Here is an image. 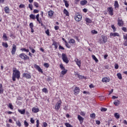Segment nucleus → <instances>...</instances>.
<instances>
[{
    "label": "nucleus",
    "mask_w": 127,
    "mask_h": 127,
    "mask_svg": "<svg viewBox=\"0 0 127 127\" xmlns=\"http://www.w3.org/2000/svg\"><path fill=\"white\" fill-rule=\"evenodd\" d=\"M19 79L20 78V72L16 69V68H13V74L12 79L13 81H16L15 78Z\"/></svg>",
    "instance_id": "nucleus-1"
},
{
    "label": "nucleus",
    "mask_w": 127,
    "mask_h": 127,
    "mask_svg": "<svg viewBox=\"0 0 127 127\" xmlns=\"http://www.w3.org/2000/svg\"><path fill=\"white\" fill-rule=\"evenodd\" d=\"M62 57L64 62L66 64L69 63V60H68V58L67 57V56H66V54L63 53L62 55Z\"/></svg>",
    "instance_id": "nucleus-2"
},
{
    "label": "nucleus",
    "mask_w": 127,
    "mask_h": 127,
    "mask_svg": "<svg viewBox=\"0 0 127 127\" xmlns=\"http://www.w3.org/2000/svg\"><path fill=\"white\" fill-rule=\"evenodd\" d=\"M19 57L21 59H23V60H29V57L23 53L20 54Z\"/></svg>",
    "instance_id": "nucleus-3"
},
{
    "label": "nucleus",
    "mask_w": 127,
    "mask_h": 127,
    "mask_svg": "<svg viewBox=\"0 0 127 127\" xmlns=\"http://www.w3.org/2000/svg\"><path fill=\"white\" fill-rule=\"evenodd\" d=\"M62 104V102H61V100L59 101L58 103H56L55 107V109L56 110V111H59V109H60V107Z\"/></svg>",
    "instance_id": "nucleus-4"
},
{
    "label": "nucleus",
    "mask_w": 127,
    "mask_h": 127,
    "mask_svg": "<svg viewBox=\"0 0 127 127\" xmlns=\"http://www.w3.org/2000/svg\"><path fill=\"white\" fill-rule=\"evenodd\" d=\"M107 11L109 12V14L110 15H114V8H113V7H108L107 8Z\"/></svg>",
    "instance_id": "nucleus-5"
},
{
    "label": "nucleus",
    "mask_w": 127,
    "mask_h": 127,
    "mask_svg": "<svg viewBox=\"0 0 127 127\" xmlns=\"http://www.w3.org/2000/svg\"><path fill=\"white\" fill-rule=\"evenodd\" d=\"M74 19L76 21H81V20L82 19V15L80 14L76 15L75 16Z\"/></svg>",
    "instance_id": "nucleus-6"
},
{
    "label": "nucleus",
    "mask_w": 127,
    "mask_h": 127,
    "mask_svg": "<svg viewBox=\"0 0 127 127\" xmlns=\"http://www.w3.org/2000/svg\"><path fill=\"white\" fill-rule=\"evenodd\" d=\"M15 52H16V46L13 44L12 45V48L11 50L12 55H14V54H15Z\"/></svg>",
    "instance_id": "nucleus-7"
},
{
    "label": "nucleus",
    "mask_w": 127,
    "mask_h": 127,
    "mask_svg": "<svg viewBox=\"0 0 127 127\" xmlns=\"http://www.w3.org/2000/svg\"><path fill=\"white\" fill-rule=\"evenodd\" d=\"M74 61L76 63V64L78 66L79 68H81V60L78 59H75L74 60Z\"/></svg>",
    "instance_id": "nucleus-8"
},
{
    "label": "nucleus",
    "mask_w": 127,
    "mask_h": 127,
    "mask_svg": "<svg viewBox=\"0 0 127 127\" xmlns=\"http://www.w3.org/2000/svg\"><path fill=\"white\" fill-rule=\"evenodd\" d=\"M34 68L37 69V70H38L39 72H40L41 73H43V71H42V69H41V68H40V66H39L38 65L34 64Z\"/></svg>",
    "instance_id": "nucleus-9"
},
{
    "label": "nucleus",
    "mask_w": 127,
    "mask_h": 127,
    "mask_svg": "<svg viewBox=\"0 0 127 127\" xmlns=\"http://www.w3.org/2000/svg\"><path fill=\"white\" fill-rule=\"evenodd\" d=\"M118 25H119V26H123V25H124V21L122 19H120L118 18Z\"/></svg>",
    "instance_id": "nucleus-10"
},
{
    "label": "nucleus",
    "mask_w": 127,
    "mask_h": 127,
    "mask_svg": "<svg viewBox=\"0 0 127 127\" xmlns=\"http://www.w3.org/2000/svg\"><path fill=\"white\" fill-rule=\"evenodd\" d=\"M23 76L24 77V78H26L27 79L31 78V75H30V74L28 73H23Z\"/></svg>",
    "instance_id": "nucleus-11"
},
{
    "label": "nucleus",
    "mask_w": 127,
    "mask_h": 127,
    "mask_svg": "<svg viewBox=\"0 0 127 127\" xmlns=\"http://www.w3.org/2000/svg\"><path fill=\"white\" fill-rule=\"evenodd\" d=\"M74 95H78L80 92V89H79V87H76L74 90Z\"/></svg>",
    "instance_id": "nucleus-12"
},
{
    "label": "nucleus",
    "mask_w": 127,
    "mask_h": 127,
    "mask_svg": "<svg viewBox=\"0 0 127 127\" xmlns=\"http://www.w3.org/2000/svg\"><path fill=\"white\" fill-rule=\"evenodd\" d=\"M77 119L79 121L80 124H83V123L84 122V118H83V117H82L80 115H78Z\"/></svg>",
    "instance_id": "nucleus-13"
},
{
    "label": "nucleus",
    "mask_w": 127,
    "mask_h": 127,
    "mask_svg": "<svg viewBox=\"0 0 127 127\" xmlns=\"http://www.w3.org/2000/svg\"><path fill=\"white\" fill-rule=\"evenodd\" d=\"M101 37L103 40V43H106V42H107V41L108 40V38L107 37V36H104V35H102Z\"/></svg>",
    "instance_id": "nucleus-14"
},
{
    "label": "nucleus",
    "mask_w": 127,
    "mask_h": 127,
    "mask_svg": "<svg viewBox=\"0 0 127 127\" xmlns=\"http://www.w3.org/2000/svg\"><path fill=\"white\" fill-rule=\"evenodd\" d=\"M102 82H105V83H108L110 82V78L104 77L102 78Z\"/></svg>",
    "instance_id": "nucleus-15"
},
{
    "label": "nucleus",
    "mask_w": 127,
    "mask_h": 127,
    "mask_svg": "<svg viewBox=\"0 0 127 127\" xmlns=\"http://www.w3.org/2000/svg\"><path fill=\"white\" fill-rule=\"evenodd\" d=\"M110 36H113L114 37H116V36H120V34L118 33H111Z\"/></svg>",
    "instance_id": "nucleus-16"
},
{
    "label": "nucleus",
    "mask_w": 127,
    "mask_h": 127,
    "mask_svg": "<svg viewBox=\"0 0 127 127\" xmlns=\"http://www.w3.org/2000/svg\"><path fill=\"white\" fill-rule=\"evenodd\" d=\"M88 3V1L87 0H84L80 1V4L81 5H85V4H87Z\"/></svg>",
    "instance_id": "nucleus-17"
},
{
    "label": "nucleus",
    "mask_w": 127,
    "mask_h": 127,
    "mask_svg": "<svg viewBox=\"0 0 127 127\" xmlns=\"http://www.w3.org/2000/svg\"><path fill=\"white\" fill-rule=\"evenodd\" d=\"M76 76H77V77L79 78V79H81L82 80H83V79L85 78V76L80 75L79 74V73H76Z\"/></svg>",
    "instance_id": "nucleus-18"
},
{
    "label": "nucleus",
    "mask_w": 127,
    "mask_h": 127,
    "mask_svg": "<svg viewBox=\"0 0 127 127\" xmlns=\"http://www.w3.org/2000/svg\"><path fill=\"white\" fill-rule=\"evenodd\" d=\"M32 112H33V113H38V112H39V109L36 107H34L32 109Z\"/></svg>",
    "instance_id": "nucleus-19"
},
{
    "label": "nucleus",
    "mask_w": 127,
    "mask_h": 127,
    "mask_svg": "<svg viewBox=\"0 0 127 127\" xmlns=\"http://www.w3.org/2000/svg\"><path fill=\"white\" fill-rule=\"evenodd\" d=\"M114 104L115 105V106H119V105H120V104H121V102H120L119 100H115L114 102Z\"/></svg>",
    "instance_id": "nucleus-20"
},
{
    "label": "nucleus",
    "mask_w": 127,
    "mask_h": 127,
    "mask_svg": "<svg viewBox=\"0 0 127 127\" xmlns=\"http://www.w3.org/2000/svg\"><path fill=\"white\" fill-rule=\"evenodd\" d=\"M114 6L115 7V8H119V2H118V1H115V3H114Z\"/></svg>",
    "instance_id": "nucleus-21"
},
{
    "label": "nucleus",
    "mask_w": 127,
    "mask_h": 127,
    "mask_svg": "<svg viewBox=\"0 0 127 127\" xmlns=\"http://www.w3.org/2000/svg\"><path fill=\"white\" fill-rule=\"evenodd\" d=\"M4 11L6 13H9V8H8V6H6L5 7Z\"/></svg>",
    "instance_id": "nucleus-22"
},
{
    "label": "nucleus",
    "mask_w": 127,
    "mask_h": 127,
    "mask_svg": "<svg viewBox=\"0 0 127 127\" xmlns=\"http://www.w3.org/2000/svg\"><path fill=\"white\" fill-rule=\"evenodd\" d=\"M92 59H93V60H94L95 62H96V63H98V62H99V60H98V59L96 58V56H95V55H93L92 56Z\"/></svg>",
    "instance_id": "nucleus-23"
},
{
    "label": "nucleus",
    "mask_w": 127,
    "mask_h": 127,
    "mask_svg": "<svg viewBox=\"0 0 127 127\" xmlns=\"http://www.w3.org/2000/svg\"><path fill=\"white\" fill-rule=\"evenodd\" d=\"M85 21H86V23H92V20H91L89 18H86L85 19Z\"/></svg>",
    "instance_id": "nucleus-24"
},
{
    "label": "nucleus",
    "mask_w": 127,
    "mask_h": 127,
    "mask_svg": "<svg viewBox=\"0 0 127 127\" xmlns=\"http://www.w3.org/2000/svg\"><path fill=\"white\" fill-rule=\"evenodd\" d=\"M19 113H20V114L21 115H24L25 114V110H18Z\"/></svg>",
    "instance_id": "nucleus-25"
},
{
    "label": "nucleus",
    "mask_w": 127,
    "mask_h": 127,
    "mask_svg": "<svg viewBox=\"0 0 127 127\" xmlns=\"http://www.w3.org/2000/svg\"><path fill=\"white\" fill-rule=\"evenodd\" d=\"M64 13L66 16H69V12H68L66 9H64Z\"/></svg>",
    "instance_id": "nucleus-26"
},
{
    "label": "nucleus",
    "mask_w": 127,
    "mask_h": 127,
    "mask_svg": "<svg viewBox=\"0 0 127 127\" xmlns=\"http://www.w3.org/2000/svg\"><path fill=\"white\" fill-rule=\"evenodd\" d=\"M3 40H5V41L7 40V36H6V33L3 34Z\"/></svg>",
    "instance_id": "nucleus-27"
},
{
    "label": "nucleus",
    "mask_w": 127,
    "mask_h": 127,
    "mask_svg": "<svg viewBox=\"0 0 127 127\" xmlns=\"http://www.w3.org/2000/svg\"><path fill=\"white\" fill-rule=\"evenodd\" d=\"M52 45L55 46V49H57L58 48V46H57V42H54V43H53Z\"/></svg>",
    "instance_id": "nucleus-28"
},
{
    "label": "nucleus",
    "mask_w": 127,
    "mask_h": 127,
    "mask_svg": "<svg viewBox=\"0 0 127 127\" xmlns=\"http://www.w3.org/2000/svg\"><path fill=\"white\" fill-rule=\"evenodd\" d=\"M117 76L120 80H122V79H123V77H122V74L120 73H117Z\"/></svg>",
    "instance_id": "nucleus-29"
},
{
    "label": "nucleus",
    "mask_w": 127,
    "mask_h": 127,
    "mask_svg": "<svg viewBox=\"0 0 127 127\" xmlns=\"http://www.w3.org/2000/svg\"><path fill=\"white\" fill-rule=\"evenodd\" d=\"M53 13H54V12H53L52 10H51L48 12V15L49 16H52V15H53Z\"/></svg>",
    "instance_id": "nucleus-30"
},
{
    "label": "nucleus",
    "mask_w": 127,
    "mask_h": 127,
    "mask_svg": "<svg viewBox=\"0 0 127 127\" xmlns=\"http://www.w3.org/2000/svg\"><path fill=\"white\" fill-rule=\"evenodd\" d=\"M64 1L65 3V6H66V7H69V3H68V1L65 0H64Z\"/></svg>",
    "instance_id": "nucleus-31"
},
{
    "label": "nucleus",
    "mask_w": 127,
    "mask_h": 127,
    "mask_svg": "<svg viewBox=\"0 0 127 127\" xmlns=\"http://www.w3.org/2000/svg\"><path fill=\"white\" fill-rule=\"evenodd\" d=\"M21 51H24L25 52H29V49H26L25 48H22L21 49Z\"/></svg>",
    "instance_id": "nucleus-32"
},
{
    "label": "nucleus",
    "mask_w": 127,
    "mask_h": 127,
    "mask_svg": "<svg viewBox=\"0 0 127 127\" xmlns=\"http://www.w3.org/2000/svg\"><path fill=\"white\" fill-rule=\"evenodd\" d=\"M2 46L5 48H7V47H8V45H7V43H2Z\"/></svg>",
    "instance_id": "nucleus-33"
},
{
    "label": "nucleus",
    "mask_w": 127,
    "mask_h": 127,
    "mask_svg": "<svg viewBox=\"0 0 127 127\" xmlns=\"http://www.w3.org/2000/svg\"><path fill=\"white\" fill-rule=\"evenodd\" d=\"M64 125L66 127H73V126H72V125H71L70 124H69L68 123H65Z\"/></svg>",
    "instance_id": "nucleus-34"
},
{
    "label": "nucleus",
    "mask_w": 127,
    "mask_h": 127,
    "mask_svg": "<svg viewBox=\"0 0 127 127\" xmlns=\"http://www.w3.org/2000/svg\"><path fill=\"white\" fill-rule=\"evenodd\" d=\"M67 69H64V70L62 71L61 73L62 75H65L67 73Z\"/></svg>",
    "instance_id": "nucleus-35"
},
{
    "label": "nucleus",
    "mask_w": 127,
    "mask_h": 127,
    "mask_svg": "<svg viewBox=\"0 0 127 127\" xmlns=\"http://www.w3.org/2000/svg\"><path fill=\"white\" fill-rule=\"evenodd\" d=\"M16 124L18 127H21V123H20V122L19 121H17L16 122Z\"/></svg>",
    "instance_id": "nucleus-36"
},
{
    "label": "nucleus",
    "mask_w": 127,
    "mask_h": 127,
    "mask_svg": "<svg viewBox=\"0 0 127 127\" xmlns=\"http://www.w3.org/2000/svg\"><path fill=\"white\" fill-rule=\"evenodd\" d=\"M115 117L116 119H120V114L119 113H115Z\"/></svg>",
    "instance_id": "nucleus-37"
},
{
    "label": "nucleus",
    "mask_w": 127,
    "mask_h": 127,
    "mask_svg": "<svg viewBox=\"0 0 127 127\" xmlns=\"http://www.w3.org/2000/svg\"><path fill=\"white\" fill-rule=\"evenodd\" d=\"M68 43H75V40L71 39L69 40V41L68 42Z\"/></svg>",
    "instance_id": "nucleus-38"
},
{
    "label": "nucleus",
    "mask_w": 127,
    "mask_h": 127,
    "mask_svg": "<svg viewBox=\"0 0 127 127\" xmlns=\"http://www.w3.org/2000/svg\"><path fill=\"white\" fill-rule=\"evenodd\" d=\"M19 7L20 8H24V7H25V5L23 4H21L19 5Z\"/></svg>",
    "instance_id": "nucleus-39"
},
{
    "label": "nucleus",
    "mask_w": 127,
    "mask_h": 127,
    "mask_svg": "<svg viewBox=\"0 0 127 127\" xmlns=\"http://www.w3.org/2000/svg\"><path fill=\"white\" fill-rule=\"evenodd\" d=\"M30 18H32V19H35V16L33 14L30 15Z\"/></svg>",
    "instance_id": "nucleus-40"
},
{
    "label": "nucleus",
    "mask_w": 127,
    "mask_h": 127,
    "mask_svg": "<svg viewBox=\"0 0 127 127\" xmlns=\"http://www.w3.org/2000/svg\"><path fill=\"white\" fill-rule=\"evenodd\" d=\"M59 49H60V50H65V48H64L63 47H62V46L60 45L59 47Z\"/></svg>",
    "instance_id": "nucleus-41"
},
{
    "label": "nucleus",
    "mask_w": 127,
    "mask_h": 127,
    "mask_svg": "<svg viewBox=\"0 0 127 127\" xmlns=\"http://www.w3.org/2000/svg\"><path fill=\"white\" fill-rule=\"evenodd\" d=\"M99 99L101 101H103V100H105V97L104 96H99Z\"/></svg>",
    "instance_id": "nucleus-42"
},
{
    "label": "nucleus",
    "mask_w": 127,
    "mask_h": 127,
    "mask_svg": "<svg viewBox=\"0 0 127 127\" xmlns=\"http://www.w3.org/2000/svg\"><path fill=\"white\" fill-rule=\"evenodd\" d=\"M107 108H101V112H107Z\"/></svg>",
    "instance_id": "nucleus-43"
},
{
    "label": "nucleus",
    "mask_w": 127,
    "mask_h": 127,
    "mask_svg": "<svg viewBox=\"0 0 127 127\" xmlns=\"http://www.w3.org/2000/svg\"><path fill=\"white\" fill-rule=\"evenodd\" d=\"M91 33H92L93 34H97V33H98V32L95 30H93L91 31Z\"/></svg>",
    "instance_id": "nucleus-44"
},
{
    "label": "nucleus",
    "mask_w": 127,
    "mask_h": 127,
    "mask_svg": "<svg viewBox=\"0 0 127 127\" xmlns=\"http://www.w3.org/2000/svg\"><path fill=\"white\" fill-rule=\"evenodd\" d=\"M9 108L11 109V110H13V106H12V104H11V103L9 104Z\"/></svg>",
    "instance_id": "nucleus-45"
},
{
    "label": "nucleus",
    "mask_w": 127,
    "mask_h": 127,
    "mask_svg": "<svg viewBox=\"0 0 127 127\" xmlns=\"http://www.w3.org/2000/svg\"><path fill=\"white\" fill-rule=\"evenodd\" d=\"M44 65L46 68H48V67H49V64L48 63H45Z\"/></svg>",
    "instance_id": "nucleus-46"
},
{
    "label": "nucleus",
    "mask_w": 127,
    "mask_h": 127,
    "mask_svg": "<svg viewBox=\"0 0 127 127\" xmlns=\"http://www.w3.org/2000/svg\"><path fill=\"white\" fill-rule=\"evenodd\" d=\"M60 68L62 69V70H65V67H64V66H63V64H60Z\"/></svg>",
    "instance_id": "nucleus-47"
},
{
    "label": "nucleus",
    "mask_w": 127,
    "mask_h": 127,
    "mask_svg": "<svg viewBox=\"0 0 127 127\" xmlns=\"http://www.w3.org/2000/svg\"><path fill=\"white\" fill-rule=\"evenodd\" d=\"M96 117V114L92 113L90 115V118H95Z\"/></svg>",
    "instance_id": "nucleus-48"
},
{
    "label": "nucleus",
    "mask_w": 127,
    "mask_h": 127,
    "mask_svg": "<svg viewBox=\"0 0 127 127\" xmlns=\"http://www.w3.org/2000/svg\"><path fill=\"white\" fill-rule=\"evenodd\" d=\"M24 125L26 127H28V126H29V125L28 124V123H27V122L25 121H24Z\"/></svg>",
    "instance_id": "nucleus-49"
},
{
    "label": "nucleus",
    "mask_w": 127,
    "mask_h": 127,
    "mask_svg": "<svg viewBox=\"0 0 127 127\" xmlns=\"http://www.w3.org/2000/svg\"><path fill=\"white\" fill-rule=\"evenodd\" d=\"M80 114L81 116H82L83 117H85L86 116V114L85 113V112H81Z\"/></svg>",
    "instance_id": "nucleus-50"
},
{
    "label": "nucleus",
    "mask_w": 127,
    "mask_h": 127,
    "mask_svg": "<svg viewBox=\"0 0 127 127\" xmlns=\"http://www.w3.org/2000/svg\"><path fill=\"white\" fill-rule=\"evenodd\" d=\"M34 5H35L36 7H38V3H37V2H34Z\"/></svg>",
    "instance_id": "nucleus-51"
},
{
    "label": "nucleus",
    "mask_w": 127,
    "mask_h": 127,
    "mask_svg": "<svg viewBox=\"0 0 127 127\" xmlns=\"http://www.w3.org/2000/svg\"><path fill=\"white\" fill-rule=\"evenodd\" d=\"M111 27H112V29H113L114 31H116V27H115V25H112L111 26Z\"/></svg>",
    "instance_id": "nucleus-52"
},
{
    "label": "nucleus",
    "mask_w": 127,
    "mask_h": 127,
    "mask_svg": "<svg viewBox=\"0 0 127 127\" xmlns=\"http://www.w3.org/2000/svg\"><path fill=\"white\" fill-rule=\"evenodd\" d=\"M29 26L30 27V28H33V23H30L29 24Z\"/></svg>",
    "instance_id": "nucleus-53"
},
{
    "label": "nucleus",
    "mask_w": 127,
    "mask_h": 127,
    "mask_svg": "<svg viewBox=\"0 0 127 127\" xmlns=\"http://www.w3.org/2000/svg\"><path fill=\"white\" fill-rule=\"evenodd\" d=\"M33 12L34 13H38V12H39V11H38V10L37 9H34L33 10Z\"/></svg>",
    "instance_id": "nucleus-54"
},
{
    "label": "nucleus",
    "mask_w": 127,
    "mask_h": 127,
    "mask_svg": "<svg viewBox=\"0 0 127 127\" xmlns=\"http://www.w3.org/2000/svg\"><path fill=\"white\" fill-rule=\"evenodd\" d=\"M36 123H37L36 127H39V120H37L36 121Z\"/></svg>",
    "instance_id": "nucleus-55"
},
{
    "label": "nucleus",
    "mask_w": 127,
    "mask_h": 127,
    "mask_svg": "<svg viewBox=\"0 0 127 127\" xmlns=\"http://www.w3.org/2000/svg\"><path fill=\"white\" fill-rule=\"evenodd\" d=\"M42 91L43 92H44V93H47V89L45 88H43L42 89Z\"/></svg>",
    "instance_id": "nucleus-56"
},
{
    "label": "nucleus",
    "mask_w": 127,
    "mask_h": 127,
    "mask_svg": "<svg viewBox=\"0 0 127 127\" xmlns=\"http://www.w3.org/2000/svg\"><path fill=\"white\" fill-rule=\"evenodd\" d=\"M65 46H66V47L67 48H71V46H70V45H69V44L68 43H66V44H65Z\"/></svg>",
    "instance_id": "nucleus-57"
},
{
    "label": "nucleus",
    "mask_w": 127,
    "mask_h": 127,
    "mask_svg": "<svg viewBox=\"0 0 127 127\" xmlns=\"http://www.w3.org/2000/svg\"><path fill=\"white\" fill-rule=\"evenodd\" d=\"M46 34H47V35H49L50 32H49V29L47 30V31H46Z\"/></svg>",
    "instance_id": "nucleus-58"
},
{
    "label": "nucleus",
    "mask_w": 127,
    "mask_h": 127,
    "mask_svg": "<svg viewBox=\"0 0 127 127\" xmlns=\"http://www.w3.org/2000/svg\"><path fill=\"white\" fill-rule=\"evenodd\" d=\"M122 30H123V31H124L125 32H127V28L126 27H123Z\"/></svg>",
    "instance_id": "nucleus-59"
},
{
    "label": "nucleus",
    "mask_w": 127,
    "mask_h": 127,
    "mask_svg": "<svg viewBox=\"0 0 127 127\" xmlns=\"http://www.w3.org/2000/svg\"><path fill=\"white\" fill-rule=\"evenodd\" d=\"M115 69H119V64H116L115 65Z\"/></svg>",
    "instance_id": "nucleus-60"
},
{
    "label": "nucleus",
    "mask_w": 127,
    "mask_h": 127,
    "mask_svg": "<svg viewBox=\"0 0 127 127\" xmlns=\"http://www.w3.org/2000/svg\"><path fill=\"white\" fill-rule=\"evenodd\" d=\"M30 122L31 124H34V120H33V119L31 118Z\"/></svg>",
    "instance_id": "nucleus-61"
},
{
    "label": "nucleus",
    "mask_w": 127,
    "mask_h": 127,
    "mask_svg": "<svg viewBox=\"0 0 127 127\" xmlns=\"http://www.w3.org/2000/svg\"><path fill=\"white\" fill-rule=\"evenodd\" d=\"M124 39H126V40H127V34L124 35Z\"/></svg>",
    "instance_id": "nucleus-62"
},
{
    "label": "nucleus",
    "mask_w": 127,
    "mask_h": 127,
    "mask_svg": "<svg viewBox=\"0 0 127 127\" xmlns=\"http://www.w3.org/2000/svg\"><path fill=\"white\" fill-rule=\"evenodd\" d=\"M55 29L56 30H58V29H59V26H55Z\"/></svg>",
    "instance_id": "nucleus-63"
},
{
    "label": "nucleus",
    "mask_w": 127,
    "mask_h": 127,
    "mask_svg": "<svg viewBox=\"0 0 127 127\" xmlns=\"http://www.w3.org/2000/svg\"><path fill=\"white\" fill-rule=\"evenodd\" d=\"M43 126H44V127H47V123L46 122H44L43 123Z\"/></svg>",
    "instance_id": "nucleus-64"
}]
</instances>
